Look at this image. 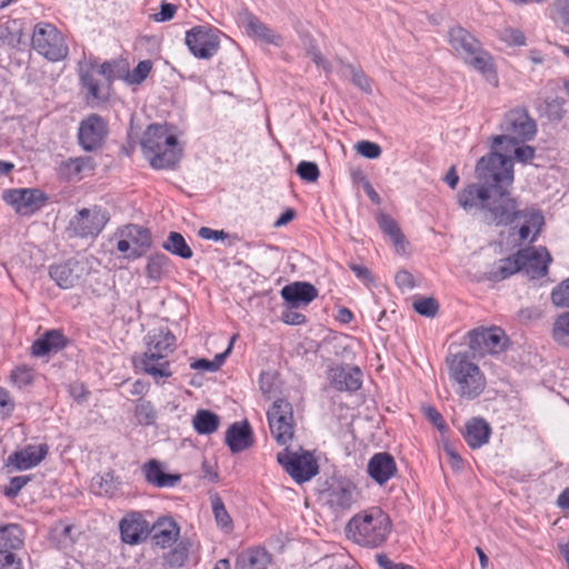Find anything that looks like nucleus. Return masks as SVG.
Returning a JSON list of instances; mask_svg holds the SVG:
<instances>
[{
    "label": "nucleus",
    "instance_id": "nucleus-43",
    "mask_svg": "<svg viewBox=\"0 0 569 569\" xmlns=\"http://www.w3.org/2000/svg\"><path fill=\"white\" fill-rule=\"evenodd\" d=\"M412 308L420 316L435 318L439 311V303L433 297L415 296L412 297Z\"/></svg>",
    "mask_w": 569,
    "mask_h": 569
},
{
    "label": "nucleus",
    "instance_id": "nucleus-7",
    "mask_svg": "<svg viewBox=\"0 0 569 569\" xmlns=\"http://www.w3.org/2000/svg\"><path fill=\"white\" fill-rule=\"evenodd\" d=\"M31 46L39 54L50 61L63 60L69 52L62 33L49 22H39L34 26Z\"/></svg>",
    "mask_w": 569,
    "mask_h": 569
},
{
    "label": "nucleus",
    "instance_id": "nucleus-1",
    "mask_svg": "<svg viewBox=\"0 0 569 569\" xmlns=\"http://www.w3.org/2000/svg\"><path fill=\"white\" fill-rule=\"evenodd\" d=\"M477 182L465 187L458 193V203L463 210H477L489 223L508 226L519 223V240L536 241L545 224L543 216L537 210H517V202L510 197L513 182L512 162L500 153L483 156L475 170Z\"/></svg>",
    "mask_w": 569,
    "mask_h": 569
},
{
    "label": "nucleus",
    "instance_id": "nucleus-50",
    "mask_svg": "<svg viewBox=\"0 0 569 569\" xmlns=\"http://www.w3.org/2000/svg\"><path fill=\"white\" fill-rule=\"evenodd\" d=\"M346 68L350 72L351 81L356 87H358L360 90L365 91L366 93H371L372 88L369 78L363 73L362 70L356 68L352 64H346Z\"/></svg>",
    "mask_w": 569,
    "mask_h": 569
},
{
    "label": "nucleus",
    "instance_id": "nucleus-5",
    "mask_svg": "<svg viewBox=\"0 0 569 569\" xmlns=\"http://www.w3.org/2000/svg\"><path fill=\"white\" fill-rule=\"evenodd\" d=\"M448 42L458 58L466 64L488 77L495 73L493 59L483 49L481 42L461 26H453L448 31Z\"/></svg>",
    "mask_w": 569,
    "mask_h": 569
},
{
    "label": "nucleus",
    "instance_id": "nucleus-29",
    "mask_svg": "<svg viewBox=\"0 0 569 569\" xmlns=\"http://www.w3.org/2000/svg\"><path fill=\"white\" fill-rule=\"evenodd\" d=\"M271 555L262 547H256L240 552L236 560L237 569H267Z\"/></svg>",
    "mask_w": 569,
    "mask_h": 569
},
{
    "label": "nucleus",
    "instance_id": "nucleus-37",
    "mask_svg": "<svg viewBox=\"0 0 569 569\" xmlns=\"http://www.w3.org/2000/svg\"><path fill=\"white\" fill-rule=\"evenodd\" d=\"M146 271L150 281H162L171 271L170 259L163 253L152 254L148 260Z\"/></svg>",
    "mask_w": 569,
    "mask_h": 569
},
{
    "label": "nucleus",
    "instance_id": "nucleus-20",
    "mask_svg": "<svg viewBox=\"0 0 569 569\" xmlns=\"http://www.w3.org/2000/svg\"><path fill=\"white\" fill-rule=\"evenodd\" d=\"M133 365L136 368L153 377L156 382L172 376L168 357L161 353L144 351L141 356L133 358Z\"/></svg>",
    "mask_w": 569,
    "mask_h": 569
},
{
    "label": "nucleus",
    "instance_id": "nucleus-10",
    "mask_svg": "<svg viewBox=\"0 0 569 569\" xmlns=\"http://www.w3.org/2000/svg\"><path fill=\"white\" fill-rule=\"evenodd\" d=\"M270 431L280 446H287L293 438V410L290 402L277 399L267 412Z\"/></svg>",
    "mask_w": 569,
    "mask_h": 569
},
{
    "label": "nucleus",
    "instance_id": "nucleus-26",
    "mask_svg": "<svg viewBox=\"0 0 569 569\" xmlns=\"http://www.w3.org/2000/svg\"><path fill=\"white\" fill-rule=\"evenodd\" d=\"M361 377L358 367H338L331 370V385L339 391H357L362 383Z\"/></svg>",
    "mask_w": 569,
    "mask_h": 569
},
{
    "label": "nucleus",
    "instance_id": "nucleus-4",
    "mask_svg": "<svg viewBox=\"0 0 569 569\" xmlns=\"http://www.w3.org/2000/svg\"><path fill=\"white\" fill-rule=\"evenodd\" d=\"M449 380L455 392L466 400L480 396L486 387V379L478 365L465 352L450 355L446 359Z\"/></svg>",
    "mask_w": 569,
    "mask_h": 569
},
{
    "label": "nucleus",
    "instance_id": "nucleus-45",
    "mask_svg": "<svg viewBox=\"0 0 569 569\" xmlns=\"http://www.w3.org/2000/svg\"><path fill=\"white\" fill-rule=\"evenodd\" d=\"M134 417L139 425L151 426L156 423L157 411L148 400H139L134 408Z\"/></svg>",
    "mask_w": 569,
    "mask_h": 569
},
{
    "label": "nucleus",
    "instance_id": "nucleus-22",
    "mask_svg": "<svg viewBox=\"0 0 569 569\" xmlns=\"http://www.w3.org/2000/svg\"><path fill=\"white\" fill-rule=\"evenodd\" d=\"M243 27L248 36L256 40L272 44L274 47H281L283 44V38L281 34L276 33L266 23H263L258 17L247 13L243 18Z\"/></svg>",
    "mask_w": 569,
    "mask_h": 569
},
{
    "label": "nucleus",
    "instance_id": "nucleus-60",
    "mask_svg": "<svg viewBox=\"0 0 569 569\" xmlns=\"http://www.w3.org/2000/svg\"><path fill=\"white\" fill-rule=\"evenodd\" d=\"M543 315V311L539 307H526L521 308L518 312L519 320L521 322H530L539 320Z\"/></svg>",
    "mask_w": 569,
    "mask_h": 569
},
{
    "label": "nucleus",
    "instance_id": "nucleus-44",
    "mask_svg": "<svg viewBox=\"0 0 569 569\" xmlns=\"http://www.w3.org/2000/svg\"><path fill=\"white\" fill-rule=\"evenodd\" d=\"M551 336L557 343L566 347L569 346V312L557 317L553 322Z\"/></svg>",
    "mask_w": 569,
    "mask_h": 569
},
{
    "label": "nucleus",
    "instance_id": "nucleus-18",
    "mask_svg": "<svg viewBox=\"0 0 569 569\" xmlns=\"http://www.w3.org/2000/svg\"><path fill=\"white\" fill-rule=\"evenodd\" d=\"M48 445H28L13 451L6 460V467L10 471L28 470L38 466L48 455Z\"/></svg>",
    "mask_w": 569,
    "mask_h": 569
},
{
    "label": "nucleus",
    "instance_id": "nucleus-19",
    "mask_svg": "<svg viewBox=\"0 0 569 569\" xmlns=\"http://www.w3.org/2000/svg\"><path fill=\"white\" fill-rule=\"evenodd\" d=\"M121 540L128 545H138L151 532L150 523L140 512H130L119 523Z\"/></svg>",
    "mask_w": 569,
    "mask_h": 569
},
{
    "label": "nucleus",
    "instance_id": "nucleus-31",
    "mask_svg": "<svg viewBox=\"0 0 569 569\" xmlns=\"http://www.w3.org/2000/svg\"><path fill=\"white\" fill-rule=\"evenodd\" d=\"M66 337L59 330H49L42 337L33 341L31 352L33 356L42 357L51 351H58L66 347Z\"/></svg>",
    "mask_w": 569,
    "mask_h": 569
},
{
    "label": "nucleus",
    "instance_id": "nucleus-48",
    "mask_svg": "<svg viewBox=\"0 0 569 569\" xmlns=\"http://www.w3.org/2000/svg\"><path fill=\"white\" fill-rule=\"evenodd\" d=\"M152 69V63L149 60L140 61L137 67L127 76V81L130 84H140L149 76Z\"/></svg>",
    "mask_w": 569,
    "mask_h": 569
},
{
    "label": "nucleus",
    "instance_id": "nucleus-52",
    "mask_svg": "<svg viewBox=\"0 0 569 569\" xmlns=\"http://www.w3.org/2000/svg\"><path fill=\"white\" fill-rule=\"evenodd\" d=\"M12 382L19 388H24L32 383L33 372L28 367H18L11 372Z\"/></svg>",
    "mask_w": 569,
    "mask_h": 569
},
{
    "label": "nucleus",
    "instance_id": "nucleus-13",
    "mask_svg": "<svg viewBox=\"0 0 569 569\" xmlns=\"http://www.w3.org/2000/svg\"><path fill=\"white\" fill-rule=\"evenodd\" d=\"M358 490L356 485L348 479H335L322 492L326 505L333 512L346 511L356 503L358 499Z\"/></svg>",
    "mask_w": 569,
    "mask_h": 569
},
{
    "label": "nucleus",
    "instance_id": "nucleus-39",
    "mask_svg": "<svg viewBox=\"0 0 569 569\" xmlns=\"http://www.w3.org/2000/svg\"><path fill=\"white\" fill-rule=\"evenodd\" d=\"M192 425L198 433L210 435L218 429L220 425V419L219 416L216 415L214 412L206 409H200L194 415L192 419Z\"/></svg>",
    "mask_w": 569,
    "mask_h": 569
},
{
    "label": "nucleus",
    "instance_id": "nucleus-9",
    "mask_svg": "<svg viewBox=\"0 0 569 569\" xmlns=\"http://www.w3.org/2000/svg\"><path fill=\"white\" fill-rule=\"evenodd\" d=\"M277 461L297 483L307 482L319 472L316 459L308 451L298 453L286 448L277 455Z\"/></svg>",
    "mask_w": 569,
    "mask_h": 569
},
{
    "label": "nucleus",
    "instance_id": "nucleus-53",
    "mask_svg": "<svg viewBox=\"0 0 569 569\" xmlns=\"http://www.w3.org/2000/svg\"><path fill=\"white\" fill-rule=\"evenodd\" d=\"M500 38L509 46L526 44V36L522 31L516 28H506L502 30Z\"/></svg>",
    "mask_w": 569,
    "mask_h": 569
},
{
    "label": "nucleus",
    "instance_id": "nucleus-51",
    "mask_svg": "<svg viewBox=\"0 0 569 569\" xmlns=\"http://www.w3.org/2000/svg\"><path fill=\"white\" fill-rule=\"evenodd\" d=\"M86 166V160L83 158H70L67 161L62 162L61 171L66 176L67 179H73L81 173Z\"/></svg>",
    "mask_w": 569,
    "mask_h": 569
},
{
    "label": "nucleus",
    "instance_id": "nucleus-36",
    "mask_svg": "<svg viewBox=\"0 0 569 569\" xmlns=\"http://www.w3.org/2000/svg\"><path fill=\"white\" fill-rule=\"evenodd\" d=\"M23 545V530L19 525L9 523L0 527V551L20 549Z\"/></svg>",
    "mask_w": 569,
    "mask_h": 569
},
{
    "label": "nucleus",
    "instance_id": "nucleus-14",
    "mask_svg": "<svg viewBox=\"0 0 569 569\" xmlns=\"http://www.w3.org/2000/svg\"><path fill=\"white\" fill-rule=\"evenodd\" d=\"M186 44L196 58L210 59L219 50L220 39L216 30L197 26L187 31Z\"/></svg>",
    "mask_w": 569,
    "mask_h": 569
},
{
    "label": "nucleus",
    "instance_id": "nucleus-42",
    "mask_svg": "<svg viewBox=\"0 0 569 569\" xmlns=\"http://www.w3.org/2000/svg\"><path fill=\"white\" fill-rule=\"evenodd\" d=\"M500 147V151H498V148L496 147V149H492V152H497V153H500L501 156H505L507 158H509L510 160H512L507 153L513 151V154H515V159L519 162H522V163H527L529 162L530 160L533 159L535 157V148L533 147H530V146H519L516 144L515 147H510L509 144H503V146H499ZM513 163V161H511Z\"/></svg>",
    "mask_w": 569,
    "mask_h": 569
},
{
    "label": "nucleus",
    "instance_id": "nucleus-32",
    "mask_svg": "<svg viewBox=\"0 0 569 569\" xmlns=\"http://www.w3.org/2000/svg\"><path fill=\"white\" fill-rule=\"evenodd\" d=\"M96 63L83 61L79 63V76L83 88L87 89L88 96L93 101H104L106 94L102 93L98 80L94 78Z\"/></svg>",
    "mask_w": 569,
    "mask_h": 569
},
{
    "label": "nucleus",
    "instance_id": "nucleus-16",
    "mask_svg": "<svg viewBox=\"0 0 569 569\" xmlns=\"http://www.w3.org/2000/svg\"><path fill=\"white\" fill-rule=\"evenodd\" d=\"M518 254L521 260L520 272H523L529 279L535 280L547 274L552 259L546 248L521 249L518 251Z\"/></svg>",
    "mask_w": 569,
    "mask_h": 569
},
{
    "label": "nucleus",
    "instance_id": "nucleus-2",
    "mask_svg": "<svg viewBox=\"0 0 569 569\" xmlns=\"http://www.w3.org/2000/svg\"><path fill=\"white\" fill-rule=\"evenodd\" d=\"M390 517L379 507H372L355 515L347 525L348 537L356 543L380 547L391 532Z\"/></svg>",
    "mask_w": 569,
    "mask_h": 569
},
{
    "label": "nucleus",
    "instance_id": "nucleus-62",
    "mask_svg": "<svg viewBox=\"0 0 569 569\" xmlns=\"http://www.w3.org/2000/svg\"><path fill=\"white\" fill-rule=\"evenodd\" d=\"M274 378L276 377L272 372H261L259 378V385L263 395H270L273 391Z\"/></svg>",
    "mask_w": 569,
    "mask_h": 569
},
{
    "label": "nucleus",
    "instance_id": "nucleus-46",
    "mask_svg": "<svg viewBox=\"0 0 569 569\" xmlns=\"http://www.w3.org/2000/svg\"><path fill=\"white\" fill-rule=\"evenodd\" d=\"M305 49L307 54L311 58V60L317 64V67L323 69L326 73L331 72V63L322 56V53L318 50L315 40L307 37L303 41Z\"/></svg>",
    "mask_w": 569,
    "mask_h": 569
},
{
    "label": "nucleus",
    "instance_id": "nucleus-25",
    "mask_svg": "<svg viewBox=\"0 0 569 569\" xmlns=\"http://www.w3.org/2000/svg\"><path fill=\"white\" fill-rule=\"evenodd\" d=\"M491 432L490 425L483 418L475 417L466 422L462 436L471 449H478L489 442Z\"/></svg>",
    "mask_w": 569,
    "mask_h": 569
},
{
    "label": "nucleus",
    "instance_id": "nucleus-38",
    "mask_svg": "<svg viewBox=\"0 0 569 569\" xmlns=\"http://www.w3.org/2000/svg\"><path fill=\"white\" fill-rule=\"evenodd\" d=\"M79 269L81 268L78 262L68 261L52 266L50 268L49 274L57 284H62V282H69L70 284H73V282L79 279Z\"/></svg>",
    "mask_w": 569,
    "mask_h": 569
},
{
    "label": "nucleus",
    "instance_id": "nucleus-57",
    "mask_svg": "<svg viewBox=\"0 0 569 569\" xmlns=\"http://www.w3.org/2000/svg\"><path fill=\"white\" fill-rule=\"evenodd\" d=\"M296 308H289L286 306V309L281 312V320L286 325L290 326H299L303 325L307 321V318L301 312L295 311Z\"/></svg>",
    "mask_w": 569,
    "mask_h": 569
},
{
    "label": "nucleus",
    "instance_id": "nucleus-55",
    "mask_svg": "<svg viewBox=\"0 0 569 569\" xmlns=\"http://www.w3.org/2000/svg\"><path fill=\"white\" fill-rule=\"evenodd\" d=\"M356 149L362 157L368 159H377L381 154L380 146L371 141H360L357 143Z\"/></svg>",
    "mask_w": 569,
    "mask_h": 569
},
{
    "label": "nucleus",
    "instance_id": "nucleus-40",
    "mask_svg": "<svg viewBox=\"0 0 569 569\" xmlns=\"http://www.w3.org/2000/svg\"><path fill=\"white\" fill-rule=\"evenodd\" d=\"M162 248L182 259H190L193 254L183 236L176 231L169 233L167 240L162 243Z\"/></svg>",
    "mask_w": 569,
    "mask_h": 569
},
{
    "label": "nucleus",
    "instance_id": "nucleus-54",
    "mask_svg": "<svg viewBox=\"0 0 569 569\" xmlns=\"http://www.w3.org/2000/svg\"><path fill=\"white\" fill-rule=\"evenodd\" d=\"M30 481L29 476H16L10 479L9 486L4 488L3 493L8 498H14L21 489Z\"/></svg>",
    "mask_w": 569,
    "mask_h": 569
},
{
    "label": "nucleus",
    "instance_id": "nucleus-56",
    "mask_svg": "<svg viewBox=\"0 0 569 569\" xmlns=\"http://www.w3.org/2000/svg\"><path fill=\"white\" fill-rule=\"evenodd\" d=\"M550 298L556 307L569 308V287H555Z\"/></svg>",
    "mask_w": 569,
    "mask_h": 569
},
{
    "label": "nucleus",
    "instance_id": "nucleus-49",
    "mask_svg": "<svg viewBox=\"0 0 569 569\" xmlns=\"http://www.w3.org/2000/svg\"><path fill=\"white\" fill-rule=\"evenodd\" d=\"M296 172L306 182H316L320 176L319 167L311 161H301L297 166Z\"/></svg>",
    "mask_w": 569,
    "mask_h": 569
},
{
    "label": "nucleus",
    "instance_id": "nucleus-24",
    "mask_svg": "<svg viewBox=\"0 0 569 569\" xmlns=\"http://www.w3.org/2000/svg\"><path fill=\"white\" fill-rule=\"evenodd\" d=\"M141 471L146 481L157 488H172L181 480V476L178 473H167L162 465L156 459L144 462L141 467Z\"/></svg>",
    "mask_w": 569,
    "mask_h": 569
},
{
    "label": "nucleus",
    "instance_id": "nucleus-23",
    "mask_svg": "<svg viewBox=\"0 0 569 569\" xmlns=\"http://www.w3.org/2000/svg\"><path fill=\"white\" fill-rule=\"evenodd\" d=\"M226 443L232 453L247 450L253 445L252 429L247 420L232 423L226 432Z\"/></svg>",
    "mask_w": 569,
    "mask_h": 569
},
{
    "label": "nucleus",
    "instance_id": "nucleus-63",
    "mask_svg": "<svg viewBox=\"0 0 569 569\" xmlns=\"http://www.w3.org/2000/svg\"><path fill=\"white\" fill-rule=\"evenodd\" d=\"M199 237L206 240H223L228 237L222 230H213L208 227H201L198 232Z\"/></svg>",
    "mask_w": 569,
    "mask_h": 569
},
{
    "label": "nucleus",
    "instance_id": "nucleus-8",
    "mask_svg": "<svg viewBox=\"0 0 569 569\" xmlns=\"http://www.w3.org/2000/svg\"><path fill=\"white\" fill-rule=\"evenodd\" d=\"M117 250L127 259L142 257L152 246L151 232L148 228L129 223L114 232Z\"/></svg>",
    "mask_w": 569,
    "mask_h": 569
},
{
    "label": "nucleus",
    "instance_id": "nucleus-15",
    "mask_svg": "<svg viewBox=\"0 0 569 569\" xmlns=\"http://www.w3.org/2000/svg\"><path fill=\"white\" fill-rule=\"evenodd\" d=\"M2 199L10 204L17 213L30 216L46 203V196L38 189H9L3 192Z\"/></svg>",
    "mask_w": 569,
    "mask_h": 569
},
{
    "label": "nucleus",
    "instance_id": "nucleus-33",
    "mask_svg": "<svg viewBox=\"0 0 569 569\" xmlns=\"http://www.w3.org/2000/svg\"><path fill=\"white\" fill-rule=\"evenodd\" d=\"M377 223L382 232L390 238L396 251L398 253H405L407 241L396 220L389 214L380 212L377 214Z\"/></svg>",
    "mask_w": 569,
    "mask_h": 569
},
{
    "label": "nucleus",
    "instance_id": "nucleus-12",
    "mask_svg": "<svg viewBox=\"0 0 569 569\" xmlns=\"http://www.w3.org/2000/svg\"><path fill=\"white\" fill-rule=\"evenodd\" d=\"M468 337L470 349L479 356L501 353L509 342V338L499 327L475 328L469 331Z\"/></svg>",
    "mask_w": 569,
    "mask_h": 569
},
{
    "label": "nucleus",
    "instance_id": "nucleus-11",
    "mask_svg": "<svg viewBox=\"0 0 569 569\" xmlns=\"http://www.w3.org/2000/svg\"><path fill=\"white\" fill-rule=\"evenodd\" d=\"M109 221V214L98 206L83 208L69 221V231L80 238H96Z\"/></svg>",
    "mask_w": 569,
    "mask_h": 569
},
{
    "label": "nucleus",
    "instance_id": "nucleus-41",
    "mask_svg": "<svg viewBox=\"0 0 569 569\" xmlns=\"http://www.w3.org/2000/svg\"><path fill=\"white\" fill-rule=\"evenodd\" d=\"M191 542L181 540L177 546L164 556V561L170 568H180L186 565L189 558Z\"/></svg>",
    "mask_w": 569,
    "mask_h": 569
},
{
    "label": "nucleus",
    "instance_id": "nucleus-6",
    "mask_svg": "<svg viewBox=\"0 0 569 569\" xmlns=\"http://www.w3.org/2000/svg\"><path fill=\"white\" fill-rule=\"evenodd\" d=\"M500 128L503 133L493 137L492 149H496V146L503 144L515 147L520 142L531 140L537 132L535 120L525 109H512L508 111L505 114Z\"/></svg>",
    "mask_w": 569,
    "mask_h": 569
},
{
    "label": "nucleus",
    "instance_id": "nucleus-34",
    "mask_svg": "<svg viewBox=\"0 0 569 569\" xmlns=\"http://www.w3.org/2000/svg\"><path fill=\"white\" fill-rule=\"evenodd\" d=\"M521 260L519 259L518 252L511 257L500 259L497 261L489 271V280L499 282L503 281L510 276L520 272Z\"/></svg>",
    "mask_w": 569,
    "mask_h": 569
},
{
    "label": "nucleus",
    "instance_id": "nucleus-28",
    "mask_svg": "<svg viewBox=\"0 0 569 569\" xmlns=\"http://www.w3.org/2000/svg\"><path fill=\"white\" fill-rule=\"evenodd\" d=\"M153 530L152 541L156 546L161 548L170 547L177 541L180 528L177 522L170 518H160L152 527Z\"/></svg>",
    "mask_w": 569,
    "mask_h": 569
},
{
    "label": "nucleus",
    "instance_id": "nucleus-58",
    "mask_svg": "<svg viewBox=\"0 0 569 569\" xmlns=\"http://www.w3.org/2000/svg\"><path fill=\"white\" fill-rule=\"evenodd\" d=\"M0 413L4 417L11 416L14 410V401L12 400L9 391L0 386Z\"/></svg>",
    "mask_w": 569,
    "mask_h": 569
},
{
    "label": "nucleus",
    "instance_id": "nucleus-30",
    "mask_svg": "<svg viewBox=\"0 0 569 569\" xmlns=\"http://www.w3.org/2000/svg\"><path fill=\"white\" fill-rule=\"evenodd\" d=\"M280 293L289 308L306 307L318 296L316 287H282Z\"/></svg>",
    "mask_w": 569,
    "mask_h": 569
},
{
    "label": "nucleus",
    "instance_id": "nucleus-35",
    "mask_svg": "<svg viewBox=\"0 0 569 569\" xmlns=\"http://www.w3.org/2000/svg\"><path fill=\"white\" fill-rule=\"evenodd\" d=\"M121 481L113 472L96 475L91 479L90 490L97 496L113 497L120 489Z\"/></svg>",
    "mask_w": 569,
    "mask_h": 569
},
{
    "label": "nucleus",
    "instance_id": "nucleus-64",
    "mask_svg": "<svg viewBox=\"0 0 569 569\" xmlns=\"http://www.w3.org/2000/svg\"><path fill=\"white\" fill-rule=\"evenodd\" d=\"M555 7L561 21L569 26V0H556Z\"/></svg>",
    "mask_w": 569,
    "mask_h": 569
},
{
    "label": "nucleus",
    "instance_id": "nucleus-3",
    "mask_svg": "<svg viewBox=\"0 0 569 569\" xmlns=\"http://www.w3.org/2000/svg\"><path fill=\"white\" fill-rule=\"evenodd\" d=\"M141 147L154 169L171 168L181 158L178 139L166 126L150 124L143 133Z\"/></svg>",
    "mask_w": 569,
    "mask_h": 569
},
{
    "label": "nucleus",
    "instance_id": "nucleus-17",
    "mask_svg": "<svg viewBox=\"0 0 569 569\" xmlns=\"http://www.w3.org/2000/svg\"><path fill=\"white\" fill-rule=\"evenodd\" d=\"M106 133L103 119L98 114H90L80 122L78 140L86 151H92L102 146Z\"/></svg>",
    "mask_w": 569,
    "mask_h": 569
},
{
    "label": "nucleus",
    "instance_id": "nucleus-21",
    "mask_svg": "<svg viewBox=\"0 0 569 569\" xmlns=\"http://www.w3.org/2000/svg\"><path fill=\"white\" fill-rule=\"evenodd\" d=\"M397 471L398 468L393 456L386 451L375 453L367 465L368 476L380 486L393 478Z\"/></svg>",
    "mask_w": 569,
    "mask_h": 569
},
{
    "label": "nucleus",
    "instance_id": "nucleus-47",
    "mask_svg": "<svg viewBox=\"0 0 569 569\" xmlns=\"http://www.w3.org/2000/svg\"><path fill=\"white\" fill-rule=\"evenodd\" d=\"M211 506L218 526H220L223 529L230 530L232 528V520L221 498L216 496L211 500Z\"/></svg>",
    "mask_w": 569,
    "mask_h": 569
},
{
    "label": "nucleus",
    "instance_id": "nucleus-27",
    "mask_svg": "<svg viewBox=\"0 0 569 569\" xmlns=\"http://www.w3.org/2000/svg\"><path fill=\"white\" fill-rule=\"evenodd\" d=\"M146 339V351L161 353L168 357L176 349V337L167 328H159L149 331Z\"/></svg>",
    "mask_w": 569,
    "mask_h": 569
},
{
    "label": "nucleus",
    "instance_id": "nucleus-59",
    "mask_svg": "<svg viewBox=\"0 0 569 569\" xmlns=\"http://www.w3.org/2000/svg\"><path fill=\"white\" fill-rule=\"evenodd\" d=\"M0 569H23L20 558L12 552L0 551Z\"/></svg>",
    "mask_w": 569,
    "mask_h": 569
},
{
    "label": "nucleus",
    "instance_id": "nucleus-61",
    "mask_svg": "<svg viewBox=\"0 0 569 569\" xmlns=\"http://www.w3.org/2000/svg\"><path fill=\"white\" fill-rule=\"evenodd\" d=\"M177 11V7L172 3L163 2L160 7V11L152 16L153 20L157 22L169 21L174 17Z\"/></svg>",
    "mask_w": 569,
    "mask_h": 569
}]
</instances>
